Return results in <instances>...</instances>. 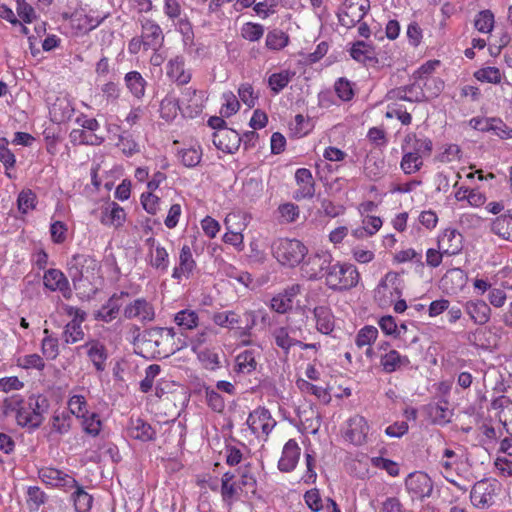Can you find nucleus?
Listing matches in <instances>:
<instances>
[{
    "instance_id": "nucleus-54",
    "label": "nucleus",
    "mask_w": 512,
    "mask_h": 512,
    "mask_svg": "<svg viewBox=\"0 0 512 512\" xmlns=\"http://www.w3.org/2000/svg\"><path fill=\"white\" fill-rule=\"evenodd\" d=\"M205 390L206 403L214 412L222 413L224 411V397L215 389L203 386Z\"/></svg>"
},
{
    "instance_id": "nucleus-28",
    "label": "nucleus",
    "mask_w": 512,
    "mask_h": 512,
    "mask_svg": "<svg viewBox=\"0 0 512 512\" xmlns=\"http://www.w3.org/2000/svg\"><path fill=\"white\" fill-rule=\"evenodd\" d=\"M196 263L193 259L191 249L188 245H184L179 255V265L173 269L172 278L181 280L182 277L189 278L195 268Z\"/></svg>"
},
{
    "instance_id": "nucleus-33",
    "label": "nucleus",
    "mask_w": 512,
    "mask_h": 512,
    "mask_svg": "<svg viewBox=\"0 0 512 512\" xmlns=\"http://www.w3.org/2000/svg\"><path fill=\"white\" fill-rule=\"evenodd\" d=\"M124 82L129 92L137 99L145 95L147 81L138 71H130L125 74Z\"/></svg>"
},
{
    "instance_id": "nucleus-41",
    "label": "nucleus",
    "mask_w": 512,
    "mask_h": 512,
    "mask_svg": "<svg viewBox=\"0 0 512 512\" xmlns=\"http://www.w3.org/2000/svg\"><path fill=\"white\" fill-rule=\"evenodd\" d=\"M149 257V264L152 268L160 271L161 273L167 272L169 267V255L164 247L157 245L155 247V254L150 251Z\"/></svg>"
},
{
    "instance_id": "nucleus-61",
    "label": "nucleus",
    "mask_w": 512,
    "mask_h": 512,
    "mask_svg": "<svg viewBox=\"0 0 512 512\" xmlns=\"http://www.w3.org/2000/svg\"><path fill=\"white\" fill-rule=\"evenodd\" d=\"M44 333L46 337L42 340V353L46 356L47 359L54 360L58 354V339L49 336V330L45 329Z\"/></svg>"
},
{
    "instance_id": "nucleus-9",
    "label": "nucleus",
    "mask_w": 512,
    "mask_h": 512,
    "mask_svg": "<svg viewBox=\"0 0 512 512\" xmlns=\"http://www.w3.org/2000/svg\"><path fill=\"white\" fill-rule=\"evenodd\" d=\"M370 9L369 0H345L338 15L342 26L351 28L360 23Z\"/></svg>"
},
{
    "instance_id": "nucleus-59",
    "label": "nucleus",
    "mask_w": 512,
    "mask_h": 512,
    "mask_svg": "<svg viewBox=\"0 0 512 512\" xmlns=\"http://www.w3.org/2000/svg\"><path fill=\"white\" fill-rule=\"evenodd\" d=\"M101 425L102 423L97 413H88L82 418V426L84 431L93 437L100 433Z\"/></svg>"
},
{
    "instance_id": "nucleus-34",
    "label": "nucleus",
    "mask_w": 512,
    "mask_h": 512,
    "mask_svg": "<svg viewBox=\"0 0 512 512\" xmlns=\"http://www.w3.org/2000/svg\"><path fill=\"white\" fill-rule=\"evenodd\" d=\"M292 332L293 330L290 327L284 326L276 327L272 332L275 345L285 353H288L291 347L301 345L300 341L292 337Z\"/></svg>"
},
{
    "instance_id": "nucleus-52",
    "label": "nucleus",
    "mask_w": 512,
    "mask_h": 512,
    "mask_svg": "<svg viewBox=\"0 0 512 512\" xmlns=\"http://www.w3.org/2000/svg\"><path fill=\"white\" fill-rule=\"evenodd\" d=\"M72 424V416L70 415V412L62 411L60 413L55 412V414L52 417V427L53 430L58 432L59 434H65L67 433Z\"/></svg>"
},
{
    "instance_id": "nucleus-58",
    "label": "nucleus",
    "mask_w": 512,
    "mask_h": 512,
    "mask_svg": "<svg viewBox=\"0 0 512 512\" xmlns=\"http://www.w3.org/2000/svg\"><path fill=\"white\" fill-rule=\"evenodd\" d=\"M378 336V330L374 326H365L356 335L355 343L359 348L371 345Z\"/></svg>"
},
{
    "instance_id": "nucleus-16",
    "label": "nucleus",
    "mask_w": 512,
    "mask_h": 512,
    "mask_svg": "<svg viewBox=\"0 0 512 512\" xmlns=\"http://www.w3.org/2000/svg\"><path fill=\"white\" fill-rule=\"evenodd\" d=\"M246 228L245 219L241 215L229 214L226 217V244L240 251L243 248L242 231Z\"/></svg>"
},
{
    "instance_id": "nucleus-36",
    "label": "nucleus",
    "mask_w": 512,
    "mask_h": 512,
    "mask_svg": "<svg viewBox=\"0 0 512 512\" xmlns=\"http://www.w3.org/2000/svg\"><path fill=\"white\" fill-rule=\"evenodd\" d=\"M126 219L124 209L116 202H111L102 212L101 222L105 225L120 227Z\"/></svg>"
},
{
    "instance_id": "nucleus-19",
    "label": "nucleus",
    "mask_w": 512,
    "mask_h": 512,
    "mask_svg": "<svg viewBox=\"0 0 512 512\" xmlns=\"http://www.w3.org/2000/svg\"><path fill=\"white\" fill-rule=\"evenodd\" d=\"M438 248L448 256L458 254L463 247V237L456 229H445L437 240Z\"/></svg>"
},
{
    "instance_id": "nucleus-60",
    "label": "nucleus",
    "mask_w": 512,
    "mask_h": 512,
    "mask_svg": "<svg viewBox=\"0 0 512 512\" xmlns=\"http://www.w3.org/2000/svg\"><path fill=\"white\" fill-rule=\"evenodd\" d=\"M371 464L375 468L385 470L392 477H396L400 473L399 465L390 459L383 457H372Z\"/></svg>"
},
{
    "instance_id": "nucleus-32",
    "label": "nucleus",
    "mask_w": 512,
    "mask_h": 512,
    "mask_svg": "<svg viewBox=\"0 0 512 512\" xmlns=\"http://www.w3.org/2000/svg\"><path fill=\"white\" fill-rule=\"evenodd\" d=\"M258 354V348L252 347L239 353L235 359V370L238 373L247 374L255 370L256 368V355Z\"/></svg>"
},
{
    "instance_id": "nucleus-6",
    "label": "nucleus",
    "mask_w": 512,
    "mask_h": 512,
    "mask_svg": "<svg viewBox=\"0 0 512 512\" xmlns=\"http://www.w3.org/2000/svg\"><path fill=\"white\" fill-rule=\"evenodd\" d=\"M333 261L332 253L329 250L318 249L301 263V275L307 280L326 278L327 270Z\"/></svg>"
},
{
    "instance_id": "nucleus-37",
    "label": "nucleus",
    "mask_w": 512,
    "mask_h": 512,
    "mask_svg": "<svg viewBox=\"0 0 512 512\" xmlns=\"http://www.w3.org/2000/svg\"><path fill=\"white\" fill-rule=\"evenodd\" d=\"M175 322L180 328L181 334L193 332L198 326V315L192 310H182L175 315Z\"/></svg>"
},
{
    "instance_id": "nucleus-48",
    "label": "nucleus",
    "mask_w": 512,
    "mask_h": 512,
    "mask_svg": "<svg viewBox=\"0 0 512 512\" xmlns=\"http://www.w3.org/2000/svg\"><path fill=\"white\" fill-rule=\"evenodd\" d=\"M474 27L481 33H490L494 27V14L490 10L480 11L475 17Z\"/></svg>"
},
{
    "instance_id": "nucleus-62",
    "label": "nucleus",
    "mask_w": 512,
    "mask_h": 512,
    "mask_svg": "<svg viewBox=\"0 0 512 512\" xmlns=\"http://www.w3.org/2000/svg\"><path fill=\"white\" fill-rule=\"evenodd\" d=\"M63 335L66 343H76L84 338L81 324L76 321H70L66 324Z\"/></svg>"
},
{
    "instance_id": "nucleus-47",
    "label": "nucleus",
    "mask_w": 512,
    "mask_h": 512,
    "mask_svg": "<svg viewBox=\"0 0 512 512\" xmlns=\"http://www.w3.org/2000/svg\"><path fill=\"white\" fill-rule=\"evenodd\" d=\"M26 411V406L24 405V399L19 394H13L10 397H7L3 401V414L7 416L11 412H16V418L22 412Z\"/></svg>"
},
{
    "instance_id": "nucleus-4",
    "label": "nucleus",
    "mask_w": 512,
    "mask_h": 512,
    "mask_svg": "<svg viewBox=\"0 0 512 512\" xmlns=\"http://www.w3.org/2000/svg\"><path fill=\"white\" fill-rule=\"evenodd\" d=\"M359 280L360 274L354 265L333 261L327 270L325 284L334 291H343L357 286Z\"/></svg>"
},
{
    "instance_id": "nucleus-25",
    "label": "nucleus",
    "mask_w": 512,
    "mask_h": 512,
    "mask_svg": "<svg viewBox=\"0 0 512 512\" xmlns=\"http://www.w3.org/2000/svg\"><path fill=\"white\" fill-rule=\"evenodd\" d=\"M402 151L415 152L421 157L429 156L432 151V141L429 138H418L416 134L409 133L401 145Z\"/></svg>"
},
{
    "instance_id": "nucleus-64",
    "label": "nucleus",
    "mask_w": 512,
    "mask_h": 512,
    "mask_svg": "<svg viewBox=\"0 0 512 512\" xmlns=\"http://www.w3.org/2000/svg\"><path fill=\"white\" fill-rule=\"evenodd\" d=\"M490 127L488 132H492L494 135L501 139L512 138V128L503 122L500 118H491Z\"/></svg>"
},
{
    "instance_id": "nucleus-12",
    "label": "nucleus",
    "mask_w": 512,
    "mask_h": 512,
    "mask_svg": "<svg viewBox=\"0 0 512 512\" xmlns=\"http://www.w3.org/2000/svg\"><path fill=\"white\" fill-rule=\"evenodd\" d=\"M370 427L367 420L361 415H354L346 422L344 430L345 440L355 446H361L367 442Z\"/></svg>"
},
{
    "instance_id": "nucleus-35",
    "label": "nucleus",
    "mask_w": 512,
    "mask_h": 512,
    "mask_svg": "<svg viewBox=\"0 0 512 512\" xmlns=\"http://www.w3.org/2000/svg\"><path fill=\"white\" fill-rule=\"evenodd\" d=\"M316 328L322 334H330L334 329V316L331 310L325 306L314 309Z\"/></svg>"
},
{
    "instance_id": "nucleus-29",
    "label": "nucleus",
    "mask_w": 512,
    "mask_h": 512,
    "mask_svg": "<svg viewBox=\"0 0 512 512\" xmlns=\"http://www.w3.org/2000/svg\"><path fill=\"white\" fill-rule=\"evenodd\" d=\"M128 431L132 438L143 442L155 439L156 432L152 426L141 418H130Z\"/></svg>"
},
{
    "instance_id": "nucleus-21",
    "label": "nucleus",
    "mask_w": 512,
    "mask_h": 512,
    "mask_svg": "<svg viewBox=\"0 0 512 512\" xmlns=\"http://www.w3.org/2000/svg\"><path fill=\"white\" fill-rule=\"evenodd\" d=\"M301 449L294 439H289L282 450V455L278 461V468L281 472L293 471L299 461Z\"/></svg>"
},
{
    "instance_id": "nucleus-44",
    "label": "nucleus",
    "mask_w": 512,
    "mask_h": 512,
    "mask_svg": "<svg viewBox=\"0 0 512 512\" xmlns=\"http://www.w3.org/2000/svg\"><path fill=\"white\" fill-rule=\"evenodd\" d=\"M289 43L288 35L279 29L269 31L266 35L265 45L270 50H281Z\"/></svg>"
},
{
    "instance_id": "nucleus-40",
    "label": "nucleus",
    "mask_w": 512,
    "mask_h": 512,
    "mask_svg": "<svg viewBox=\"0 0 512 512\" xmlns=\"http://www.w3.org/2000/svg\"><path fill=\"white\" fill-rule=\"evenodd\" d=\"M294 75L295 72L290 70L273 73L268 78V86L274 94H278L289 84Z\"/></svg>"
},
{
    "instance_id": "nucleus-26",
    "label": "nucleus",
    "mask_w": 512,
    "mask_h": 512,
    "mask_svg": "<svg viewBox=\"0 0 512 512\" xmlns=\"http://www.w3.org/2000/svg\"><path fill=\"white\" fill-rule=\"evenodd\" d=\"M464 309L475 324L484 325L490 320L491 308L483 300L467 301Z\"/></svg>"
},
{
    "instance_id": "nucleus-23",
    "label": "nucleus",
    "mask_w": 512,
    "mask_h": 512,
    "mask_svg": "<svg viewBox=\"0 0 512 512\" xmlns=\"http://www.w3.org/2000/svg\"><path fill=\"white\" fill-rule=\"evenodd\" d=\"M167 76L178 85H185L191 80V72L185 69L183 56L171 58L166 65Z\"/></svg>"
},
{
    "instance_id": "nucleus-49",
    "label": "nucleus",
    "mask_w": 512,
    "mask_h": 512,
    "mask_svg": "<svg viewBox=\"0 0 512 512\" xmlns=\"http://www.w3.org/2000/svg\"><path fill=\"white\" fill-rule=\"evenodd\" d=\"M297 386L301 392H303L305 394L314 395L318 399H321L325 402H328L330 399V396L324 387L314 385L304 379H299L297 381Z\"/></svg>"
},
{
    "instance_id": "nucleus-20",
    "label": "nucleus",
    "mask_w": 512,
    "mask_h": 512,
    "mask_svg": "<svg viewBox=\"0 0 512 512\" xmlns=\"http://www.w3.org/2000/svg\"><path fill=\"white\" fill-rule=\"evenodd\" d=\"M38 474L44 483L53 486L74 488L77 485V481L72 476L56 468L43 467L39 469Z\"/></svg>"
},
{
    "instance_id": "nucleus-46",
    "label": "nucleus",
    "mask_w": 512,
    "mask_h": 512,
    "mask_svg": "<svg viewBox=\"0 0 512 512\" xmlns=\"http://www.w3.org/2000/svg\"><path fill=\"white\" fill-rule=\"evenodd\" d=\"M37 195L31 189H23L17 197L18 210L22 214H27L29 210L36 208Z\"/></svg>"
},
{
    "instance_id": "nucleus-38",
    "label": "nucleus",
    "mask_w": 512,
    "mask_h": 512,
    "mask_svg": "<svg viewBox=\"0 0 512 512\" xmlns=\"http://www.w3.org/2000/svg\"><path fill=\"white\" fill-rule=\"evenodd\" d=\"M428 414L434 424L445 425L451 421L453 413L448 404L444 402L430 405Z\"/></svg>"
},
{
    "instance_id": "nucleus-56",
    "label": "nucleus",
    "mask_w": 512,
    "mask_h": 512,
    "mask_svg": "<svg viewBox=\"0 0 512 512\" xmlns=\"http://www.w3.org/2000/svg\"><path fill=\"white\" fill-rule=\"evenodd\" d=\"M70 138L72 142H78L84 145H100L104 141V138L80 129L73 130L70 133Z\"/></svg>"
},
{
    "instance_id": "nucleus-2",
    "label": "nucleus",
    "mask_w": 512,
    "mask_h": 512,
    "mask_svg": "<svg viewBox=\"0 0 512 512\" xmlns=\"http://www.w3.org/2000/svg\"><path fill=\"white\" fill-rule=\"evenodd\" d=\"M175 335L174 328L152 327L144 330L140 338L143 356L152 359L168 357L174 351L166 349L165 345L170 343Z\"/></svg>"
},
{
    "instance_id": "nucleus-63",
    "label": "nucleus",
    "mask_w": 512,
    "mask_h": 512,
    "mask_svg": "<svg viewBox=\"0 0 512 512\" xmlns=\"http://www.w3.org/2000/svg\"><path fill=\"white\" fill-rule=\"evenodd\" d=\"M337 96L342 101H350L354 96L352 83L346 78H339L334 85Z\"/></svg>"
},
{
    "instance_id": "nucleus-17",
    "label": "nucleus",
    "mask_w": 512,
    "mask_h": 512,
    "mask_svg": "<svg viewBox=\"0 0 512 512\" xmlns=\"http://www.w3.org/2000/svg\"><path fill=\"white\" fill-rule=\"evenodd\" d=\"M43 283L50 291H60L66 299H69L72 295L69 281L59 269L51 268L46 270L43 276Z\"/></svg>"
},
{
    "instance_id": "nucleus-8",
    "label": "nucleus",
    "mask_w": 512,
    "mask_h": 512,
    "mask_svg": "<svg viewBox=\"0 0 512 512\" xmlns=\"http://www.w3.org/2000/svg\"><path fill=\"white\" fill-rule=\"evenodd\" d=\"M67 265L68 275L75 289H77V284L83 280L86 274H94V271L99 269L97 260L86 254L73 255Z\"/></svg>"
},
{
    "instance_id": "nucleus-7",
    "label": "nucleus",
    "mask_w": 512,
    "mask_h": 512,
    "mask_svg": "<svg viewBox=\"0 0 512 512\" xmlns=\"http://www.w3.org/2000/svg\"><path fill=\"white\" fill-rule=\"evenodd\" d=\"M399 275L390 271L379 281L374 289V300L380 307L390 306L401 294L399 288Z\"/></svg>"
},
{
    "instance_id": "nucleus-57",
    "label": "nucleus",
    "mask_w": 512,
    "mask_h": 512,
    "mask_svg": "<svg viewBox=\"0 0 512 512\" xmlns=\"http://www.w3.org/2000/svg\"><path fill=\"white\" fill-rule=\"evenodd\" d=\"M385 117L389 119L397 118L403 125H409L412 121L411 114L396 102L388 104Z\"/></svg>"
},
{
    "instance_id": "nucleus-5",
    "label": "nucleus",
    "mask_w": 512,
    "mask_h": 512,
    "mask_svg": "<svg viewBox=\"0 0 512 512\" xmlns=\"http://www.w3.org/2000/svg\"><path fill=\"white\" fill-rule=\"evenodd\" d=\"M49 401L44 395H31L28 399L26 411L17 417V423L21 427L35 430L41 426L44 421V414L48 412Z\"/></svg>"
},
{
    "instance_id": "nucleus-50",
    "label": "nucleus",
    "mask_w": 512,
    "mask_h": 512,
    "mask_svg": "<svg viewBox=\"0 0 512 512\" xmlns=\"http://www.w3.org/2000/svg\"><path fill=\"white\" fill-rule=\"evenodd\" d=\"M70 415L77 418H83L89 412L87 410V401L83 395H73L68 401V411Z\"/></svg>"
},
{
    "instance_id": "nucleus-14",
    "label": "nucleus",
    "mask_w": 512,
    "mask_h": 512,
    "mask_svg": "<svg viewBox=\"0 0 512 512\" xmlns=\"http://www.w3.org/2000/svg\"><path fill=\"white\" fill-rule=\"evenodd\" d=\"M226 323L233 325L234 323H244V326L239 327L238 329L233 326L228 332L229 340L237 339L238 335L242 337L241 344L248 345L250 340L248 338V331L255 323V316L253 312H244L242 315H238L234 312L226 313Z\"/></svg>"
},
{
    "instance_id": "nucleus-31",
    "label": "nucleus",
    "mask_w": 512,
    "mask_h": 512,
    "mask_svg": "<svg viewBox=\"0 0 512 512\" xmlns=\"http://www.w3.org/2000/svg\"><path fill=\"white\" fill-rule=\"evenodd\" d=\"M491 232L503 240L512 242V208L492 220Z\"/></svg>"
},
{
    "instance_id": "nucleus-22",
    "label": "nucleus",
    "mask_w": 512,
    "mask_h": 512,
    "mask_svg": "<svg viewBox=\"0 0 512 512\" xmlns=\"http://www.w3.org/2000/svg\"><path fill=\"white\" fill-rule=\"evenodd\" d=\"M123 315L127 319L139 318L142 321H151L155 313L153 306L144 298H138L124 308Z\"/></svg>"
},
{
    "instance_id": "nucleus-45",
    "label": "nucleus",
    "mask_w": 512,
    "mask_h": 512,
    "mask_svg": "<svg viewBox=\"0 0 512 512\" xmlns=\"http://www.w3.org/2000/svg\"><path fill=\"white\" fill-rule=\"evenodd\" d=\"M403 157L400 163L401 169L405 174H413L419 171L423 165V161L419 154L408 151H402Z\"/></svg>"
},
{
    "instance_id": "nucleus-24",
    "label": "nucleus",
    "mask_w": 512,
    "mask_h": 512,
    "mask_svg": "<svg viewBox=\"0 0 512 512\" xmlns=\"http://www.w3.org/2000/svg\"><path fill=\"white\" fill-rule=\"evenodd\" d=\"M494 489L487 481L477 482L470 493L472 504L477 508H486L490 506L494 498Z\"/></svg>"
},
{
    "instance_id": "nucleus-1",
    "label": "nucleus",
    "mask_w": 512,
    "mask_h": 512,
    "mask_svg": "<svg viewBox=\"0 0 512 512\" xmlns=\"http://www.w3.org/2000/svg\"><path fill=\"white\" fill-rule=\"evenodd\" d=\"M245 445H226V464L237 466L235 472L226 471V497L239 498L243 493L254 490L255 480L248 462Z\"/></svg>"
},
{
    "instance_id": "nucleus-18",
    "label": "nucleus",
    "mask_w": 512,
    "mask_h": 512,
    "mask_svg": "<svg viewBox=\"0 0 512 512\" xmlns=\"http://www.w3.org/2000/svg\"><path fill=\"white\" fill-rule=\"evenodd\" d=\"M140 37L144 40L145 50H158L164 40L161 27L151 19L142 21V35Z\"/></svg>"
},
{
    "instance_id": "nucleus-11",
    "label": "nucleus",
    "mask_w": 512,
    "mask_h": 512,
    "mask_svg": "<svg viewBox=\"0 0 512 512\" xmlns=\"http://www.w3.org/2000/svg\"><path fill=\"white\" fill-rule=\"evenodd\" d=\"M246 423L252 433L258 438H266L276 425V421L272 418L271 413L265 408H257L251 412Z\"/></svg>"
},
{
    "instance_id": "nucleus-53",
    "label": "nucleus",
    "mask_w": 512,
    "mask_h": 512,
    "mask_svg": "<svg viewBox=\"0 0 512 512\" xmlns=\"http://www.w3.org/2000/svg\"><path fill=\"white\" fill-rule=\"evenodd\" d=\"M373 54L374 52L372 47L364 41L356 42L350 50L351 57L359 62L371 60L373 58Z\"/></svg>"
},
{
    "instance_id": "nucleus-27",
    "label": "nucleus",
    "mask_w": 512,
    "mask_h": 512,
    "mask_svg": "<svg viewBox=\"0 0 512 512\" xmlns=\"http://www.w3.org/2000/svg\"><path fill=\"white\" fill-rule=\"evenodd\" d=\"M380 365L385 373H393L410 365V359L391 349L380 357Z\"/></svg>"
},
{
    "instance_id": "nucleus-55",
    "label": "nucleus",
    "mask_w": 512,
    "mask_h": 512,
    "mask_svg": "<svg viewBox=\"0 0 512 512\" xmlns=\"http://www.w3.org/2000/svg\"><path fill=\"white\" fill-rule=\"evenodd\" d=\"M241 36L251 42L258 41L264 35V26L259 23L247 22L241 27Z\"/></svg>"
},
{
    "instance_id": "nucleus-43",
    "label": "nucleus",
    "mask_w": 512,
    "mask_h": 512,
    "mask_svg": "<svg viewBox=\"0 0 512 512\" xmlns=\"http://www.w3.org/2000/svg\"><path fill=\"white\" fill-rule=\"evenodd\" d=\"M75 487L76 491L72 494L75 510L77 512H90L93 497L78 484Z\"/></svg>"
},
{
    "instance_id": "nucleus-51",
    "label": "nucleus",
    "mask_w": 512,
    "mask_h": 512,
    "mask_svg": "<svg viewBox=\"0 0 512 512\" xmlns=\"http://www.w3.org/2000/svg\"><path fill=\"white\" fill-rule=\"evenodd\" d=\"M278 213L281 222L283 223H294L297 221L300 215V209L298 205L292 202H286L278 207Z\"/></svg>"
},
{
    "instance_id": "nucleus-13",
    "label": "nucleus",
    "mask_w": 512,
    "mask_h": 512,
    "mask_svg": "<svg viewBox=\"0 0 512 512\" xmlns=\"http://www.w3.org/2000/svg\"><path fill=\"white\" fill-rule=\"evenodd\" d=\"M182 107V115L188 118L198 116L204 107V92L186 87L181 91V98H178Z\"/></svg>"
},
{
    "instance_id": "nucleus-42",
    "label": "nucleus",
    "mask_w": 512,
    "mask_h": 512,
    "mask_svg": "<svg viewBox=\"0 0 512 512\" xmlns=\"http://www.w3.org/2000/svg\"><path fill=\"white\" fill-rule=\"evenodd\" d=\"M474 78L482 83L499 84L502 80V73L494 66L482 67L473 73Z\"/></svg>"
},
{
    "instance_id": "nucleus-15",
    "label": "nucleus",
    "mask_w": 512,
    "mask_h": 512,
    "mask_svg": "<svg viewBox=\"0 0 512 512\" xmlns=\"http://www.w3.org/2000/svg\"><path fill=\"white\" fill-rule=\"evenodd\" d=\"M296 189L293 198L297 201L312 199L315 195V181L312 173L307 168H299L295 172Z\"/></svg>"
},
{
    "instance_id": "nucleus-39",
    "label": "nucleus",
    "mask_w": 512,
    "mask_h": 512,
    "mask_svg": "<svg viewBox=\"0 0 512 512\" xmlns=\"http://www.w3.org/2000/svg\"><path fill=\"white\" fill-rule=\"evenodd\" d=\"M182 113V107L177 97L168 94L160 103V114L166 121L173 120L177 113Z\"/></svg>"
},
{
    "instance_id": "nucleus-10",
    "label": "nucleus",
    "mask_w": 512,
    "mask_h": 512,
    "mask_svg": "<svg viewBox=\"0 0 512 512\" xmlns=\"http://www.w3.org/2000/svg\"><path fill=\"white\" fill-rule=\"evenodd\" d=\"M405 487L412 500H423L430 497L433 491L431 478L424 472L410 473L405 480Z\"/></svg>"
},
{
    "instance_id": "nucleus-3",
    "label": "nucleus",
    "mask_w": 512,
    "mask_h": 512,
    "mask_svg": "<svg viewBox=\"0 0 512 512\" xmlns=\"http://www.w3.org/2000/svg\"><path fill=\"white\" fill-rule=\"evenodd\" d=\"M272 253L280 264L296 267L303 262L308 248L298 239L279 238L272 244Z\"/></svg>"
},
{
    "instance_id": "nucleus-30",
    "label": "nucleus",
    "mask_w": 512,
    "mask_h": 512,
    "mask_svg": "<svg viewBox=\"0 0 512 512\" xmlns=\"http://www.w3.org/2000/svg\"><path fill=\"white\" fill-rule=\"evenodd\" d=\"M82 348H88L87 356L92 361L97 371L105 369V362L108 358L107 349L99 340H90Z\"/></svg>"
}]
</instances>
